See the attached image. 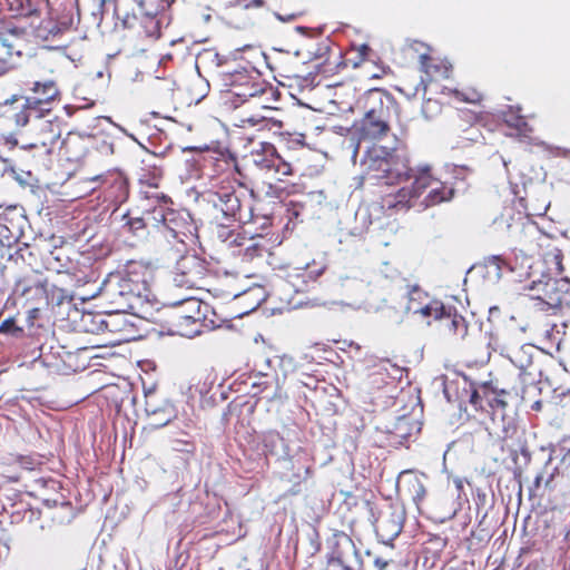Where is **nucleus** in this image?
Masks as SVG:
<instances>
[{
	"label": "nucleus",
	"instance_id": "nucleus-40",
	"mask_svg": "<svg viewBox=\"0 0 570 570\" xmlns=\"http://www.w3.org/2000/svg\"><path fill=\"white\" fill-rule=\"evenodd\" d=\"M90 17H89V23L95 27H100L104 16L106 12V6L108 3H112L116 0H90Z\"/></svg>",
	"mask_w": 570,
	"mask_h": 570
},
{
	"label": "nucleus",
	"instance_id": "nucleus-38",
	"mask_svg": "<svg viewBox=\"0 0 570 570\" xmlns=\"http://www.w3.org/2000/svg\"><path fill=\"white\" fill-rule=\"evenodd\" d=\"M38 464L39 462L30 455H10L1 463L3 472H9L11 465L32 471Z\"/></svg>",
	"mask_w": 570,
	"mask_h": 570
},
{
	"label": "nucleus",
	"instance_id": "nucleus-19",
	"mask_svg": "<svg viewBox=\"0 0 570 570\" xmlns=\"http://www.w3.org/2000/svg\"><path fill=\"white\" fill-rule=\"evenodd\" d=\"M411 47L420 52L419 61L421 70L426 75L429 80L448 79L451 75L452 67L449 62L441 60L431 55V48L420 41H414Z\"/></svg>",
	"mask_w": 570,
	"mask_h": 570
},
{
	"label": "nucleus",
	"instance_id": "nucleus-16",
	"mask_svg": "<svg viewBox=\"0 0 570 570\" xmlns=\"http://www.w3.org/2000/svg\"><path fill=\"white\" fill-rule=\"evenodd\" d=\"M253 163L262 170L274 171L281 176H292L294 169L271 142H262L261 148L252 153Z\"/></svg>",
	"mask_w": 570,
	"mask_h": 570
},
{
	"label": "nucleus",
	"instance_id": "nucleus-29",
	"mask_svg": "<svg viewBox=\"0 0 570 570\" xmlns=\"http://www.w3.org/2000/svg\"><path fill=\"white\" fill-rule=\"evenodd\" d=\"M6 112L18 127L27 126L31 119H41L45 117L28 98L24 99V102L20 108L10 106Z\"/></svg>",
	"mask_w": 570,
	"mask_h": 570
},
{
	"label": "nucleus",
	"instance_id": "nucleus-54",
	"mask_svg": "<svg viewBox=\"0 0 570 570\" xmlns=\"http://www.w3.org/2000/svg\"><path fill=\"white\" fill-rule=\"evenodd\" d=\"M276 19L282 21V22H289V21H294L295 19H297L298 17H301L303 14V11H294L292 13H288V14H282V13H278V12H275L274 13Z\"/></svg>",
	"mask_w": 570,
	"mask_h": 570
},
{
	"label": "nucleus",
	"instance_id": "nucleus-35",
	"mask_svg": "<svg viewBox=\"0 0 570 570\" xmlns=\"http://www.w3.org/2000/svg\"><path fill=\"white\" fill-rule=\"evenodd\" d=\"M46 127L47 129L41 130L37 140L28 145L29 148H42L46 153H50L51 148L60 138V131L57 126H53L49 121H47Z\"/></svg>",
	"mask_w": 570,
	"mask_h": 570
},
{
	"label": "nucleus",
	"instance_id": "nucleus-45",
	"mask_svg": "<svg viewBox=\"0 0 570 570\" xmlns=\"http://www.w3.org/2000/svg\"><path fill=\"white\" fill-rule=\"evenodd\" d=\"M558 469L561 471V476L566 479L567 485L570 484V449L568 452L562 456L559 464L557 465Z\"/></svg>",
	"mask_w": 570,
	"mask_h": 570
},
{
	"label": "nucleus",
	"instance_id": "nucleus-13",
	"mask_svg": "<svg viewBox=\"0 0 570 570\" xmlns=\"http://www.w3.org/2000/svg\"><path fill=\"white\" fill-rule=\"evenodd\" d=\"M47 9L49 10L51 20L42 26V28L48 31L46 39H48L49 35L56 37L59 33L70 30L76 21H80L81 13L78 7V0H61L58 8H51L49 6Z\"/></svg>",
	"mask_w": 570,
	"mask_h": 570
},
{
	"label": "nucleus",
	"instance_id": "nucleus-2",
	"mask_svg": "<svg viewBox=\"0 0 570 570\" xmlns=\"http://www.w3.org/2000/svg\"><path fill=\"white\" fill-rule=\"evenodd\" d=\"M224 86L227 87L228 101L234 108L245 107L249 112L244 121L257 125L265 120V111L271 110L269 102L274 94L255 70L245 68L223 75Z\"/></svg>",
	"mask_w": 570,
	"mask_h": 570
},
{
	"label": "nucleus",
	"instance_id": "nucleus-51",
	"mask_svg": "<svg viewBox=\"0 0 570 570\" xmlns=\"http://www.w3.org/2000/svg\"><path fill=\"white\" fill-rule=\"evenodd\" d=\"M254 217H255V223H253L250 225L249 224L244 225V227L255 228L254 225L258 224L262 229L261 233L264 235V232L272 226V217H269V216L258 217L255 214H254Z\"/></svg>",
	"mask_w": 570,
	"mask_h": 570
},
{
	"label": "nucleus",
	"instance_id": "nucleus-61",
	"mask_svg": "<svg viewBox=\"0 0 570 570\" xmlns=\"http://www.w3.org/2000/svg\"><path fill=\"white\" fill-rule=\"evenodd\" d=\"M311 473H312L311 468L309 466L305 468V478L304 479L308 478L311 475Z\"/></svg>",
	"mask_w": 570,
	"mask_h": 570
},
{
	"label": "nucleus",
	"instance_id": "nucleus-56",
	"mask_svg": "<svg viewBox=\"0 0 570 570\" xmlns=\"http://www.w3.org/2000/svg\"><path fill=\"white\" fill-rule=\"evenodd\" d=\"M183 444L184 449H178L179 451H185L186 453L194 454L196 452V445L193 441H177Z\"/></svg>",
	"mask_w": 570,
	"mask_h": 570
},
{
	"label": "nucleus",
	"instance_id": "nucleus-12",
	"mask_svg": "<svg viewBox=\"0 0 570 570\" xmlns=\"http://www.w3.org/2000/svg\"><path fill=\"white\" fill-rule=\"evenodd\" d=\"M322 274L320 269L317 274L313 275V272L308 267L294 268L288 272L284 278H281L276 285V291L283 296L281 299L287 304L293 303V295L308 292L314 287L317 277Z\"/></svg>",
	"mask_w": 570,
	"mask_h": 570
},
{
	"label": "nucleus",
	"instance_id": "nucleus-39",
	"mask_svg": "<svg viewBox=\"0 0 570 570\" xmlns=\"http://www.w3.org/2000/svg\"><path fill=\"white\" fill-rule=\"evenodd\" d=\"M543 261L551 272L562 274L563 272V254L558 247H552L543 254Z\"/></svg>",
	"mask_w": 570,
	"mask_h": 570
},
{
	"label": "nucleus",
	"instance_id": "nucleus-3",
	"mask_svg": "<svg viewBox=\"0 0 570 570\" xmlns=\"http://www.w3.org/2000/svg\"><path fill=\"white\" fill-rule=\"evenodd\" d=\"M250 190L235 177H225L214 190L208 193V202L226 219L242 225L255 223L249 200Z\"/></svg>",
	"mask_w": 570,
	"mask_h": 570
},
{
	"label": "nucleus",
	"instance_id": "nucleus-60",
	"mask_svg": "<svg viewBox=\"0 0 570 570\" xmlns=\"http://www.w3.org/2000/svg\"><path fill=\"white\" fill-rule=\"evenodd\" d=\"M94 317H95V316H94L92 314H90V313H89V314H86V315H83V316H82V321H83V322H86V320H87V318H90V320L92 321V320H94Z\"/></svg>",
	"mask_w": 570,
	"mask_h": 570
},
{
	"label": "nucleus",
	"instance_id": "nucleus-22",
	"mask_svg": "<svg viewBox=\"0 0 570 570\" xmlns=\"http://www.w3.org/2000/svg\"><path fill=\"white\" fill-rule=\"evenodd\" d=\"M422 298H428V294L417 286H413L409 293L407 311L439 321L444 314V304L438 299H430L426 304H422Z\"/></svg>",
	"mask_w": 570,
	"mask_h": 570
},
{
	"label": "nucleus",
	"instance_id": "nucleus-42",
	"mask_svg": "<svg viewBox=\"0 0 570 570\" xmlns=\"http://www.w3.org/2000/svg\"><path fill=\"white\" fill-rule=\"evenodd\" d=\"M371 51L372 49L366 43L352 46L350 53H355V57L352 59H346L347 63H350L353 68L360 67L364 61L368 59Z\"/></svg>",
	"mask_w": 570,
	"mask_h": 570
},
{
	"label": "nucleus",
	"instance_id": "nucleus-47",
	"mask_svg": "<svg viewBox=\"0 0 570 570\" xmlns=\"http://www.w3.org/2000/svg\"><path fill=\"white\" fill-rule=\"evenodd\" d=\"M16 62L17 58H10V52L3 53V57L0 58V77L14 69Z\"/></svg>",
	"mask_w": 570,
	"mask_h": 570
},
{
	"label": "nucleus",
	"instance_id": "nucleus-5",
	"mask_svg": "<svg viewBox=\"0 0 570 570\" xmlns=\"http://www.w3.org/2000/svg\"><path fill=\"white\" fill-rule=\"evenodd\" d=\"M364 165L372 178L382 179L386 185L409 180L411 176L407 160L399 155L396 149L383 146L368 150Z\"/></svg>",
	"mask_w": 570,
	"mask_h": 570
},
{
	"label": "nucleus",
	"instance_id": "nucleus-11",
	"mask_svg": "<svg viewBox=\"0 0 570 570\" xmlns=\"http://www.w3.org/2000/svg\"><path fill=\"white\" fill-rule=\"evenodd\" d=\"M29 30L18 19L0 18V58L10 52V58H20L27 47Z\"/></svg>",
	"mask_w": 570,
	"mask_h": 570
},
{
	"label": "nucleus",
	"instance_id": "nucleus-15",
	"mask_svg": "<svg viewBox=\"0 0 570 570\" xmlns=\"http://www.w3.org/2000/svg\"><path fill=\"white\" fill-rule=\"evenodd\" d=\"M100 181L104 200L118 206L127 200L129 196V184L127 177L119 170H109L106 174L92 178Z\"/></svg>",
	"mask_w": 570,
	"mask_h": 570
},
{
	"label": "nucleus",
	"instance_id": "nucleus-55",
	"mask_svg": "<svg viewBox=\"0 0 570 570\" xmlns=\"http://www.w3.org/2000/svg\"><path fill=\"white\" fill-rule=\"evenodd\" d=\"M45 305H32V306H28L29 307V311H28V321L30 322V324H33L35 320H37L40 315V311L41 308L43 307Z\"/></svg>",
	"mask_w": 570,
	"mask_h": 570
},
{
	"label": "nucleus",
	"instance_id": "nucleus-37",
	"mask_svg": "<svg viewBox=\"0 0 570 570\" xmlns=\"http://www.w3.org/2000/svg\"><path fill=\"white\" fill-rule=\"evenodd\" d=\"M482 392L483 396L485 397V402L492 410H504L507 407V396L509 395L507 391H498L491 387L489 384H483Z\"/></svg>",
	"mask_w": 570,
	"mask_h": 570
},
{
	"label": "nucleus",
	"instance_id": "nucleus-21",
	"mask_svg": "<svg viewBox=\"0 0 570 570\" xmlns=\"http://www.w3.org/2000/svg\"><path fill=\"white\" fill-rule=\"evenodd\" d=\"M521 111L522 109L519 106H507L501 111V119L508 128L505 136L523 141L531 138L533 128Z\"/></svg>",
	"mask_w": 570,
	"mask_h": 570
},
{
	"label": "nucleus",
	"instance_id": "nucleus-30",
	"mask_svg": "<svg viewBox=\"0 0 570 570\" xmlns=\"http://www.w3.org/2000/svg\"><path fill=\"white\" fill-rule=\"evenodd\" d=\"M157 199V202L161 205L159 207H154L153 210H147L142 214L145 225L147 227V230L149 232L153 228H159L160 226H165L166 224V216H165V207L169 204H171V199L165 195L155 193L153 196Z\"/></svg>",
	"mask_w": 570,
	"mask_h": 570
},
{
	"label": "nucleus",
	"instance_id": "nucleus-53",
	"mask_svg": "<svg viewBox=\"0 0 570 570\" xmlns=\"http://www.w3.org/2000/svg\"><path fill=\"white\" fill-rule=\"evenodd\" d=\"M387 566V560L377 557L372 563L364 566L362 570H386Z\"/></svg>",
	"mask_w": 570,
	"mask_h": 570
},
{
	"label": "nucleus",
	"instance_id": "nucleus-20",
	"mask_svg": "<svg viewBox=\"0 0 570 570\" xmlns=\"http://www.w3.org/2000/svg\"><path fill=\"white\" fill-rule=\"evenodd\" d=\"M29 90L33 96L27 98L43 114L45 117L51 112L52 102L59 101L61 97V92L57 83L52 80L33 81L29 87Z\"/></svg>",
	"mask_w": 570,
	"mask_h": 570
},
{
	"label": "nucleus",
	"instance_id": "nucleus-52",
	"mask_svg": "<svg viewBox=\"0 0 570 570\" xmlns=\"http://www.w3.org/2000/svg\"><path fill=\"white\" fill-rule=\"evenodd\" d=\"M18 331H21V328L16 325L14 318H7L0 324V333H13Z\"/></svg>",
	"mask_w": 570,
	"mask_h": 570
},
{
	"label": "nucleus",
	"instance_id": "nucleus-31",
	"mask_svg": "<svg viewBox=\"0 0 570 570\" xmlns=\"http://www.w3.org/2000/svg\"><path fill=\"white\" fill-rule=\"evenodd\" d=\"M455 189L452 183L440 181L439 179L430 188L424 198L425 206H436L441 203L449 202L454 197Z\"/></svg>",
	"mask_w": 570,
	"mask_h": 570
},
{
	"label": "nucleus",
	"instance_id": "nucleus-63",
	"mask_svg": "<svg viewBox=\"0 0 570 570\" xmlns=\"http://www.w3.org/2000/svg\"><path fill=\"white\" fill-rule=\"evenodd\" d=\"M299 492V490H292L291 493L292 494H297Z\"/></svg>",
	"mask_w": 570,
	"mask_h": 570
},
{
	"label": "nucleus",
	"instance_id": "nucleus-49",
	"mask_svg": "<svg viewBox=\"0 0 570 570\" xmlns=\"http://www.w3.org/2000/svg\"><path fill=\"white\" fill-rule=\"evenodd\" d=\"M265 0H234L230 2L232 7L240 6L244 9H261L265 7Z\"/></svg>",
	"mask_w": 570,
	"mask_h": 570
},
{
	"label": "nucleus",
	"instance_id": "nucleus-58",
	"mask_svg": "<svg viewBox=\"0 0 570 570\" xmlns=\"http://www.w3.org/2000/svg\"><path fill=\"white\" fill-rule=\"evenodd\" d=\"M37 482H41L43 487H46L48 483H51L52 488H55V485L57 484V482L52 479L45 480L41 478V479L37 480Z\"/></svg>",
	"mask_w": 570,
	"mask_h": 570
},
{
	"label": "nucleus",
	"instance_id": "nucleus-46",
	"mask_svg": "<svg viewBox=\"0 0 570 570\" xmlns=\"http://www.w3.org/2000/svg\"><path fill=\"white\" fill-rule=\"evenodd\" d=\"M483 401L485 397L483 396L482 386L479 390H473L471 392L469 403L474 407L475 411L483 410Z\"/></svg>",
	"mask_w": 570,
	"mask_h": 570
},
{
	"label": "nucleus",
	"instance_id": "nucleus-62",
	"mask_svg": "<svg viewBox=\"0 0 570 570\" xmlns=\"http://www.w3.org/2000/svg\"><path fill=\"white\" fill-rule=\"evenodd\" d=\"M9 478L11 481H14V482L19 481V476H9Z\"/></svg>",
	"mask_w": 570,
	"mask_h": 570
},
{
	"label": "nucleus",
	"instance_id": "nucleus-27",
	"mask_svg": "<svg viewBox=\"0 0 570 570\" xmlns=\"http://www.w3.org/2000/svg\"><path fill=\"white\" fill-rule=\"evenodd\" d=\"M542 482L544 489L549 492L557 491L563 497L570 493V484L567 485L568 483L566 479L561 476V471L557 465L549 470L548 464H546L542 473L535 476L534 487L539 488Z\"/></svg>",
	"mask_w": 570,
	"mask_h": 570
},
{
	"label": "nucleus",
	"instance_id": "nucleus-9",
	"mask_svg": "<svg viewBox=\"0 0 570 570\" xmlns=\"http://www.w3.org/2000/svg\"><path fill=\"white\" fill-rule=\"evenodd\" d=\"M208 274V265L205 259L195 254L183 255L173 271V282L183 288H202Z\"/></svg>",
	"mask_w": 570,
	"mask_h": 570
},
{
	"label": "nucleus",
	"instance_id": "nucleus-17",
	"mask_svg": "<svg viewBox=\"0 0 570 570\" xmlns=\"http://www.w3.org/2000/svg\"><path fill=\"white\" fill-rule=\"evenodd\" d=\"M49 282L42 276H24L17 281L16 292L23 298L24 306L49 305Z\"/></svg>",
	"mask_w": 570,
	"mask_h": 570
},
{
	"label": "nucleus",
	"instance_id": "nucleus-18",
	"mask_svg": "<svg viewBox=\"0 0 570 570\" xmlns=\"http://www.w3.org/2000/svg\"><path fill=\"white\" fill-rule=\"evenodd\" d=\"M405 522V513L400 509H391L386 513L380 514L376 519L374 529L381 542L390 544L402 532Z\"/></svg>",
	"mask_w": 570,
	"mask_h": 570
},
{
	"label": "nucleus",
	"instance_id": "nucleus-26",
	"mask_svg": "<svg viewBox=\"0 0 570 570\" xmlns=\"http://www.w3.org/2000/svg\"><path fill=\"white\" fill-rule=\"evenodd\" d=\"M100 296L110 305L114 306L116 312L127 311L122 289L119 285L118 276L115 273H110L107 278L102 282L100 288Z\"/></svg>",
	"mask_w": 570,
	"mask_h": 570
},
{
	"label": "nucleus",
	"instance_id": "nucleus-33",
	"mask_svg": "<svg viewBox=\"0 0 570 570\" xmlns=\"http://www.w3.org/2000/svg\"><path fill=\"white\" fill-rule=\"evenodd\" d=\"M347 60L344 59L340 50L328 51L326 59L317 65V73L323 77H331L340 72L341 69L347 67Z\"/></svg>",
	"mask_w": 570,
	"mask_h": 570
},
{
	"label": "nucleus",
	"instance_id": "nucleus-25",
	"mask_svg": "<svg viewBox=\"0 0 570 570\" xmlns=\"http://www.w3.org/2000/svg\"><path fill=\"white\" fill-rule=\"evenodd\" d=\"M397 487L400 491H403L412 499L417 508L426 497V489L422 479L411 471H404L401 473Z\"/></svg>",
	"mask_w": 570,
	"mask_h": 570
},
{
	"label": "nucleus",
	"instance_id": "nucleus-1",
	"mask_svg": "<svg viewBox=\"0 0 570 570\" xmlns=\"http://www.w3.org/2000/svg\"><path fill=\"white\" fill-rule=\"evenodd\" d=\"M399 104L385 89L372 88L357 97L352 111L361 116L353 124L358 140H380L391 131V120L397 115Z\"/></svg>",
	"mask_w": 570,
	"mask_h": 570
},
{
	"label": "nucleus",
	"instance_id": "nucleus-34",
	"mask_svg": "<svg viewBox=\"0 0 570 570\" xmlns=\"http://www.w3.org/2000/svg\"><path fill=\"white\" fill-rule=\"evenodd\" d=\"M411 177L414 178L412 191L415 197H419L425 189H430L438 180L433 177L430 166L417 168L415 173H413V169L411 168L410 178Z\"/></svg>",
	"mask_w": 570,
	"mask_h": 570
},
{
	"label": "nucleus",
	"instance_id": "nucleus-10",
	"mask_svg": "<svg viewBox=\"0 0 570 570\" xmlns=\"http://www.w3.org/2000/svg\"><path fill=\"white\" fill-rule=\"evenodd\" d=\"M218 236L224 242L232 238L230 244L244 248L243 258L247 262L263 257L269 250V239H266L262 233H257V228L243 227L240 233L234 235L233 232L222 227L218 230Z\"/></svg>",
	"mask_w": 570,
	"mask_h": 570
},
{
	"label": "nucleus",
	"instance_id": "nucleus-8",
	"mask_svg": "<svg viewBox=\"0 0 570 570\" xmlns=\"http://www.w3.org/2000/svg\"><path fill=\"white\" fill-rule=\"evenodd\" d=\"M360 563V553L352 538L343 531L333 533L326 570H358Z\"/></svg>",
	"mask_w": 570,
	"mask_h": 570
},
{
	"label": "nucleus",
	"instance_id": "nucleus-43",
	"mask_svg": "<svg viewBox=\"0 0 570 570\" xmlns=\"http://www.w3.org/2000/svg\"><path fill=\"white\" fill-rule=\"evenodd\" d=\"M48 298H49V305H61L67 299H72V296L63 288L57 287L52 285L51 287L48 286Z\"/></svg>",
	"mask_w": 570,
	"mask_h": 570
},
{
	"label": "nucleus",
	"instance_id": "nucleus-24",
	"mask_svg": "<svg viewBox=\"0 0 570 570\" xmlns=\"http://www.w3.org/2000/svg\"><path fill=\"white\" fill-rule=\"evenodd\" d=\"M443 332L454 338H464L469 325L465 318L454 307H445L444 314L439 318Z\"/></svg>",
	"mask_w": 570,
	"mask_h": 570
},
{
	"label": "nucleus",
	"instance_id": "nucleus-50",
	"mask_svg": "<svg viewBox=\"0 0 570 570\" xmlns=\"http://www.w3.org/2000/svg\"><path fill=\"white\" fill-rule=\"evenodd\" d=\"M161 179V173H154V174H142L139 178L141 184H145L149 187L157 188L159 185V181Z\"/></svg>",
	"mask_w": 570,
	"mask_h": 570
},
{
	"label": "nucleus",
	"instance_id": "nucleus-59",
	"mask_svg": "<svg viewBox=\"0 0 570 570\" xmlns=\"http://www.w3.org/2000/svg\"><path fill=\"white\" fill-rule=\"evenodd\" d=\"M45 60H46L47 62H50V60H51V59H49V58H48V59H45ZM49 66H50V67H49V72H50V73H55V72H56V70H57V69H56V67H55L52 63H49Z\"/></svg>",
	"mask_w": 570,
	"mask_h": 570
},
{
	"label": "nucleus",
	"instance_id": "nucleus-6",
	"mask_svg": "<svg viewBox=\"0 0 570 570\" xmlns=\"http://www.w3.org/2000/svg\"><path fill=\"white\" fill-rule=\"evenodd\" d=\"M125 37L131 42L136 51L145 52L149 43L160 38L161 22L157 14L146 10L145 1H138V11L126 13L121 20Z\"/></svg>",
	"mask_w": 570,
	"mask_h": 570
},
{
	"label": "nucleus",
	"instance_id": "nucleus-36",
	"mask_svg": "<svg viewBox=\"0 0 570 570\" xmlns=\"http://www.w3.org/2000/svg\"><path fill=\"white\" fill-rule=\"evenodd\" d=\"M415 197L412 189L406 190L405 188H400L395 194H389L382 197V207L386 209L393 208H406L409 207V202L411 198Z\"/></svg>",
	"mask_w": 570,
	"mask_h": 570
},
{
	"label": "nucleus",
	"instance_id": "nucleus-14",
	"mask_svg": "<svg viewBox=\"0 0 570 570\" xmlns=\"http://www.w3.org/2000/svg\"><path fill=\"white\" fill-rule=\"evenodd\" d=\"M117 272L130 284L137 294H140L142 298L148 297L150 283L155 276V271L150 263L131 259Z\"/></svg>",
	"mask_w": 570,
	"mask_h": 570
},
{
	"label": "nucleus",
	"instance_id": "nucleus-41",
	"mask_svg": "<svg viewBox=\"0 0 570 570\" xmlns=\"http://www.w3.org/2000/svg\"><path fill=\"white\" fill-rule=\"evenodd\" d=\"M116 275L118 276L119 285L122 289V297L125 301V305L127 309L134 308L135 303L142 298L140 294H137L136 291L130 286L129 283L126 282V279L119 275L118 272H116Z\"/></svg>",
	"mask_w": 570,
	"mask_h": 570
},
{
	"label": "nucleus",
	"instance_id": "nucleus-48",
	"mask_svg": "<svg viewBox=\"0 0 570 570\" xmlns=\"http://www.w3.org/2000/svg\"><path fill=\"white\" fill-rule=\"evenodd\" d=\"M455 97H458L462 101L472 104H476L482 100V94L476 90H470L466 94L455 90Z\"/></svg>",
	"mask_w": 570,
	"mask_h": 570
},
{
	"label": "nucleus",
	"instance_id": "nucleus-32",
	"mask_svg": "<svg viewBox=\"0 0 570 570\" xmlns=\"http://www.w3.org/2000/svg\"><path fill=\"white\" fill-rule=\"evenodd\" d=\"M9 10L16 16H38L49 7V0H7Z\"/></svg>",
	"mask_w": 570,
	"mask_h": 570
},
{
	"label": "nucleus",
	"instance_id": "nucleus-23",
	"mask_svg": "<svg viewBox=\"0 0 570 570\" xmlns=\"http://www.w3.org/2000/svg\"><path fill=\"white\" fill-rule=\"evenodd\" d=\"M265 301L263 288L259 286L250 287L240 294L234 295V307L237 312L235 317H242L256 311Z\"/></svg>",
	"mask_w": 570,
	"mask_h": 570
},
{
	"label": "nucleus",
	"instance_id": "nucleus-57",
	"mask_svg": "<svg viewBox=\"0 0 570 570\" xmlns=\"http://www.w3.org/2000/svg\"><path fill=\"white\" fill-rule=\"evenodd\" d=\"M105 324V321L100 320L99 324L97 326H92V327H85V330L87 332H96V331H99L101 328V325Z\"/></svg>",
	"mask_w": 570,
	"mask_h": 570
},
{
	"label": "nucleus",
	"instance_id": "nucleus-28",
	"mask_svg": "<svg viewBox=\"0 0 570 570\" xmlns=\"http://www.w3.org/2000/svg\"><path fill=\"white\" fill-rule=\"evenodd\" d=\"M173 81L164 78H153L148 85L149 99L161 107L173 104L174 87Z\"/></svg>",
	"mask_w": 570,
	"mask_h": 570
},
{
	"label": "nucleus",
	"instance_id": "nucleus-7",
	"mask_svg": "<svg viewBox=\"0 0 570 570\" xmlns=\"http://www.w3.org/2000/svg\"><path fill=\"white\" fill-rule=\"evenodd\" d=\"M530 292L534 308L556 315L564 304L570 303V279L561 277L539 281Z\"/></svg>",
	"mask_w": 570,
	"mask_h": 570
},
{
	"label": "nucleus",
	"instance_id": "nucleus-4",
	"mask_svg": "<svg viewBox=\"0 0 570 570\" xmlns=\"http://www.w3.org/2000/svg\"><path fill=\"white\" fill-rule=\"evenodd\" d=\"M210 306L196 298L187 297L174 303L167 314L168 331L184 337H194L202 333L203 326L215 325L214 320H208L207 313Z\"/></svg>",
	"mask_w": 570,
	"mask_h": 570
},
{
	"label": "nucleus",
	"instance_id": "nucleus-44",
	"mask_svg": "<svg viewBox=\"0 0 570 570\" xmlns=\"http://www.w3.org/2000/svg\"><path fill=\"white\" fill-rule=\"evenodd\" d=\"M126 226H128L129 232H131L134 236H142L145 233H148L142 215L129 217Z\"/></svg>",
	"mask_w": 570,
	"mask_h": 570
},
{
	"label": "nucleus",
	"instance_id": "nucleus-64",
	"mask_svg": "<svg viewBox=\"0 0 570 570\" xmlns=\"http://www.w3.org/2000/svg\"><path fill=\"white\" fill-rule=\"evenodd\" d=\"M66 109H67L68 114L70 115L71 114L70 112L71 107L70 106H66Z\"/></svg>",
	"mask_w": 570,
	"mask_h": 570
}]
</instances>
